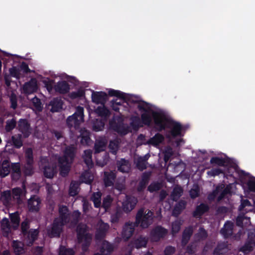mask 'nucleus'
<instances>
[{
	"label": "nucleus",
	"mask_w": 255,
	"mask_h": 255,
	"mask_svg": "<svg viewBox=\"0 0 255 255\" xmlns=\"http://www.w3.org/2000/svg\"><path fill=\"white\" fill-rule=\"evenodd\" d=\"M153 119L157 131H161L166 128L171 129L169 134L167 135L168 138H169L170 136L172 137H176L181 135L182 129L181 125L179 123L169 119L164 113L154 112Z\"/></svg>",
	"instance_id": "nucleus-1"
},
{
	"label": "nucleus",
	"mask_w": 255,
	"mask_h": 255,
	"mask_svg": "<svg viewBox=\"0 0 255 255\" xmlns=\"http://www.w3.org/2000/svg\"><path fill=\"white\" fill-rule=\"evenodd\" d=\"M84 108L79 106L76 108L75 112L68 117L66 123L70 129L73 128L77 130L80 128L81 124L84 122Z\"/></svg>",
	"instance_id": "nucleus-2"
},
{
	"label": "nucleus",
	"mask_w": 255,
	"mask_h": 255,
	"mask_svg": "<svg viewBox=\"0 0 255 255\" xmlns=\"http://www.w3.org/2000/svg\"><path fill=\"white\" fill-rule=\"evenodd\" d=\"M153 213L148 210L147 212L144 214V209H140L136 213L135 217V222L137 224H140V226L144 229L147 228L153 222Z\"/></svg>",
	"instance_id": "nucleus-3"
},
{
	"label": "nucleus",
	"mask_w": 255,
	"mask_h": 255,
	"mask_svg": "<svg viewBox=\"0 0 255 255\" xmlns=\"http://www.w3.org/2000/svg\"><path fill=\"white\" fill-rule=\"evenodd\" d=\"M40 167L42 170L43 175L45 178L51 179L56 174L55 164L50 162L47 157H43L41 159Z\"/></svg>",
	"instance_id": "nucleus-4"
},
{
	"label": "nucleus",
	"mask_w": 255,
	"mask_h": 255,
	"mask_svg": "<svg viewBox=\"0 0 255 255\" xmlns=\"http://www.w3.org/2000/svg\"><path fill=\"white\" fill-rule=\"evenodd\" d=\"M167 234V230L161 226H157L150 232V237L151 241L157 242L163 238Z\"/></svg>",
	"instance_id": "nucleus-5"
},
{
	"label": "nucleus",
	"mask_w": 255,
	"mask_h": 255,
	"mask_svg": "<svg viewBox=\"0 0 255 255\" xmlns=\"http://www.w3.org/2000/svg\"><path fill=\"white\" fill-rule=\"evenodd\" d=\"M59 217L55 218V220L66 225L70 220V213L68 208L65 205H60L59 207Z\"/></svg>",
	"instance_id": "nucleus-6"
},
{
	"label": "nucleus",
	"mask_w": 255,
	"mask_h": 255,
	"mask_svg": "<svg viewBox=\"0 0 255 255\" xmlns=\"http://www.w3.org/2000/svg\"><path fill=\"white\" fill-rule=\"evenodd\" d=\"M76 149L73 145H70L67 146L64 151V155L60 156V162H67L69 161L73 162L76 155Z\"/></svg>",
	"instance_id": "nucleus-7"
},
{
	"label": "nucleus",
	"mask_w": 255,
	"mask_h": 255,
	"mask_svg": "<svg viewBox=\"0 0 255 255\" xmlns=\"http://www.w3.org/2000/svg\"><path fill=\"white\" fill-rule=\"evenodd\" d=\"M17 128L24 138L28 137L31 133L30 124L26 119H20L18 122Z\"/></svg>",
	"instance_id": "nucleus-8"
},
{
	"label": "nucleus",
	"mask_w": 255,
	"mask_h": 255,
	"mask_svg": "<svg viewBox=\"0 0 255 255\" xmlns=\"http://www.w3.org/2000/svg\"><path fill=\"white\" fill-rule=\"evenodd\" d=\"M137 203V199L133 196L126 197V200L122 203V211L126 213L132 210Z\"/></svg>",
	"instance_id": "nucleus-9"
},
{
	"label": "nucleus",
	"mask_w": 255,
	"mask_h": 255,
	"mask_svg": "<svg viewBox=\"0 0 255 255\" xmlns=\"http://www.w3.org/2000/svg\"><path fill=\"white\" fill-rule=\"evenodd\" d=\"M77 237L79 243L83 242V240L92 238V235L87 233V226L86 225H78L76 229Z\"/></svg>",
	"instance_id": "nucleus-10"
},
{
	"label": "nucleus",
	"mask_w": 255,
	"mask_h": 255,
	"mask_svg": "<svg viewBox=\"0 0 255 255\" xmlns=\"http://www.w3.org/2000/svg\"><path fill=\"white\" fill-rule=\"evenodd\" d=\"M108 100V94L105 92H93L92 102L96 104L105 105Z\"/></svg>",
	"instance_id": "nucleus-11"
},
{
	"label": "nucleus",
	"mask_w": 255,
	"mask_h": 255,
	"mask_svg": "<svg viewBox=\"0 0 255 255\" xmlns=\"http://www.w3.org/2000/svg\"><path fill=\"white\" fill-rule=\"evenodd\" d=\"M65 225L60 222L54 220L52 227L49 235L51 237H59L63 231V227Z\"/></svg>",
	"instance_id": "nucleus-12"
},
{
	"label": "nucleus",
	"mask_w": 255,
	"mask_h": 255,
	"mask_svg": "<svg viewBox=\"0 0 255 255\" xmlns=\"http://www.w3.org/2000/svg\"><path fill=\"white\" fill-rule=\"evenodd\" d=\"M41 200L36 195H33L28 201V207L30 212H37L40 209Z\"/></svg>",
	"instance_id": "nucleus-13"
},
{
	"label": "nucleus",
	"mask_w": 255,
	"mask_h": 255,
	"mask_svg": "<svg viewBox=\"0 0 255 255\" xmlns=\"http://www.w3.org/2000/svg\"><path fill=\"white\" fill-rule=\"evenodd\" d=\"M116 165L118 170L123 173H128L131 169V164L128 160L125 158H121L116 161Z\"/></svg>",
	"instance_id": "nucleus-14"
},
{
	"label": "nucleus",
	"mask_w": 255,
	"mask_h": 255,
	"mask_svg": "<svg viewBox=\"0 0 255 255\" xmlns=\"http://www.w3.org/2000/svg\"><path fill=\"white\" fill-rule=\"evenodd\" d=\"M134 232V227L131 223H126L123 228L122 237L125 241H128Z\"/></svg>",
	"instance_id": "nucleus-15"
},
{
	"label": "nucleus",
	"mask_w": 255,
	"mask_h": 255,
	"mask_svg": "<svg viewBox=\"0 0 255 255\" xmlns=\"http://www.w3.org/2000/svg\"><path fill=\"white\" fill-rule=\"evenodd\" d=\"M150 176V172L145 171L142 174L141 180L139 181L137 187V191L138 192H143L145 189L149 181Z\"/></svg>",
	"instance_id": "nucleus-16"
},
{
	"label": "nucleus",
	"mask_w": 255,
	"mask_h": 255,
	"mask_svg": "<svg viewBox=\"0 0 255 255\" xmlns=\"http://www.w3.org/2000/svg\"><path fill=\"white\" fill-rule=\"evenodd\" d=\"M117 177V174L115 170L105 171L104 173V183L106 187L113 186L114 183Z\"/></svg>",
	"instance_id": "nucleus-17"
},
{
	"label": "nucleus",
	"mask_w": 255,
	"mask_h": 255,
	"mask_svg": "<svg viewBox=\"0 0 255 255\" xmlns=\"http://www.w3.org/2000/svg\"><path fill=\"white\" fill-rule=\"evenodd\" d=\"M148 239L146 237L140 235L137 238L133 239L131 241L130 244L132 247L139 249L146 247Z\"/></svg>",
	"instance_id": "nucleus-18"
},
{
	"label": "nucleus",
	"mask_w": 255,
	"mask_h": 255,
	"mask_svg": "<svg viewBox=\"0 0 255 255\" xmlns=\"http://www.w3.org/2000/svg\"><path fill=\"white\" fill-rule=\"evenodd\" d=\"M234 224L230 221L225 222L224 227L221 229L220 233L225 239H228L233 235Z\"/></svg>",
	"instance_id": "nucleus-19"
},
{
	"label": "nucleus",
	"mask_w": 255,
	"mask_h": 255,
	"mask_svg": "<svg viewBox=\"0 0 255 255\" xmlns=\"http://www.w3.org/2000/svg\"><path fill=\"white\" fill-rule=\"evenodd\" d=\"M37 85L35 80H31L26 82L23 86V91L25 94H30L36 92Z\"/></svg>",
	"instance_id": "nucleus-20"
},
{
	"label": "nucleus",
	"mask_w": 255,
	"mask_h": 255,
	"mask_svg": "<svg viewBox=\"0 0 255 255\" xmlns=\"http://www.w3.org/2000/svg\"><path fill=\"white\" fill-rule=\"evenodd\" d=\"M113 129L119 134L125 135L130 132L129 127L123 123H114L112 126Z\"/></svg>",
	"instance_id": "nucleus-21"
},
{
	"label": "nucleus",
	"mask_w": 255,
	"mask_h": 255,
	"mask_svg": "<svg viewBox=\"0 0 255 255\" xmlns=\"http://www.w3.org/2000/svg\"><path fill=\"white\" fill-rule=\"evenodd\" d=\"M164 140V137L163 135L159 133H157L153 137L150 138L146 142H143L142 144L157 146L161 143Z\"/></svg>",
	"instance_id": "nucleus-22"
},
{
	"label": "nucleus",
	"mask_w": 255,
	"mask_h": 255,
	"mask_svg": "<svg viewBox=\"0 0 255 255\" xmlns=\"http://www.w3.org/2000/svg\"><path fill=\"white\" fill-rule=\"evenodd\" d=\"M55 91L61 94L68 93L70 90V86L65 81H61L57 82L54 86Z\"/></svg>",
	"instance_id": "nucleus-23"
},
{
	"label": "nucleus",
	"mask_w": 255,
	"mask_h": 255,
	"mask_svg": "<svg viewBox=\"0 0 255 255\" xmlns=\"http://www.w3.org/2000/svg\"><path fill=\"white\" fill-rule=\"evenodd\" d=\"M114 250V246L113 244L110 243L107 240H104L101 245L100 252L102 255H110Z\"/></svg>",
	"instance_id": "nucleus-24"
},
{
	"label": "nucleus",
	"mask_w": 255,
	"mask_h": 255,
	"mask_svg": "<svg viewBox=\"0 0 255 255\" xmlns=\"http://www.w3.org/2000/svg\"><path fill=\"white\" fill-rule=\"evenodd\" d=\"M209 206L205 203H201L198 205L193 212V216L195 218H200L203 216L205 213L209 210Z\"/></svg>",
	"instance_id": "nucleus-25"
},
{
	"label": "nucleus",
	"mask_w": 255,
	"mask_h": 255,
	"mask_svg": "<svg viewBox=\"0 0 255 255\" xmlns=\"http://www.w3.org/2000/svg\"><path fill=\"white\" fill-rule=\"evenodd\" d=\"M193 230L191 226H189L185 228L182 233L181 245L182 247H185L188 243L192 235H193Z\"/></svg>",
	"instance_id": "nucleus-26"
},
{
	"label": "nucleus",
	"mask_w": 255,
	"mask_h": 255,
	"mask_svg": "<svg viewBox=\"0 0 255 255\" xmlns=\"http://www.w3.org/2000/svg\"><path fill=\"white\" fill-rule=\"evenodd\" d=\"M58 162L59 166L60 174L62 177H66L68 175L70 170L71 164L72 162H60L59 159H58Z\"/></svg>",
	"instance_id": "nucleus-27"
},
{
	"label": "nucleus",
	"mask_w": 255,
	"mask_h": 255,
	"mask_svg": "<svg viewBox=\"0 0 255 255\" xmlns=\"http://www.w3.org/2000/svg\"><path fill=\"white\" fill-rule=\"evenodd\" d=\"M63 102L58 98H55L51 101L50 105L51 106V111L53 113L59 112L62 109Z\"/></svg>",
	"instance_id": "nucleus-28"
},
{
	"label": "nucleus",
	"mask_w": 255,
	"mask_h": 255,
	"mask_svg": "<svg viewBox=\"0 0 255 255\" xmlns=\"http://www.w3.org/2000/svg\"><path fill=\"white\" fill-rule=\"evenodd\" d=\"M186 203L183 200L179 201L174 206L173 211L172 215L174 217H178L185 208Z\"/></svg>",
	"instance_id": "nucleus-29"
},
{
	"label": "nucleus",
	"mask_w": 255,
	"mask_h": 255,
	"mask_svg": "<svg viewBox=\"0 0 255 255\" xmlns=\"http://www.w3.org/2000/svg\"><path fill=\"white\" fill-rule=\"evenodd\" d=\"M81 142L83 144H88L90 140V132L85 128L80 129Z\"/></svg>",
	"instance_id": "nucleus-30"
},
{
	"label": "nucleus",
	"mask_w": 255,
	"mask_h": 255,
	"mask_svg": "<svg viewBox=\"0 0 255 255\" xmlns=\"http://www.w3.org/2000/svg\"><path fill=\"white\" fill-rule=\"evenodd\" d=\"M107 142L103 139H97L94 144V151L95 153H99L105 150Z\"/></svg>",
	"instance_id": "nucleus-31"
},
{
	"label": "nucleus",
	"mask_w": 255,
	"mask_h": 255,
	"mask_svg": "<svg viewBox=\"0 0 255 255\" xmlns=\"http://www.w3.org/2000/svg\"><path fill=\"white\" fill-rule=\"evenodd\" d=\"M130 126L134 131H137L140 128L143 127L140 119L138 116H133L130 118Z\"/></svg>",
	"instance_id": "nucleus-32"
},
{
	"label": "nucleus",
	"mask_w": 255,
	"mask_h": 255,
	"mask_svg": "<svg viewBox=\"0 0 255 255\" xmlns=\"http://www.w3.org/2000/svg\"><path fill=\"white\" fill-rule=\"evenodd\" d=\"M85 163L88 167H91L93 165L92 161V151L91 149H87L84 150L83 155Z\"/></svg>",
	"instance_id": "nucleus-33"
},
{
	"label": "nucleus",
	"mask_w": 255,
	"mask_h": 255,
	"mask_svg": "<svg viewBox=\"0 0 255 255\" xmlns=\"http://www.w3.org/2000/svg\"><path fill=\"white\" fill-rule=\"evenodd\" d=\"M9 218L11 223L12 224V228L14 230H16L19 225L20 216L18 212L9 214Z\"/></svg>",
	"instance_id": "nucleus-34"
},
{
	"label": "nucleus",
	"mask_w": 255,
	"mask_h": 255,
	"mask_svg": "<svg viewBox=\"0 0 255 255\" xmlns=\"http://www.w3.org/2000/svg\"><path fill=\"white\" fill-rule=\"evenodd\" d=\"M1 228L3 232L5 234L4 236H8L10 232V225L9 220L6 218H4L0 222Z\"/></svg>",
	"instance_id": "nucleus-35"
},
{
	"label": "nucleus",
	"mask_w": 255,
	"mask_h": 255,
	"mask_svg": "<svg viewBox=\"0 0 255 255\" xmlns=\"http://www.w3.org/2000/svg\"><path fill=\"white\" fill-rule=\"evenodd\" d=\"M102 193L100 192H94L91 196V200L93 202L95 208H100L101 206Z\"/></svg>",
	"instance_id": "nucleus-36"
},
{
	"label": "nucleus",
	"mask_w": 255,
	"mask_h": 255,
	"mask_svg": "<svg viewBox=\"0 0 255 255\" xmlns=\"http://www.w3.org/2000/svg\"><path fill=\"white\" fill-rule=\"evenodd\" d=\"M110 97H116L120 99L125 100L126 99V94L119 90L110 89L108 91V96Z\"/></svg>",
	"instance_id": "nucleus-37"
},
{
	"label": "nucleus",
	"mask_w": 255,
	"mask_h": 255,
	"mask_svg": "<svg viewBox=\"0 0 255 255\" xmlns=\"http://www.w3.org/2000/svg\"><path fill=\"white\" fill-rule=\"evenodd\" d=\"M0 166L3 172V177H6L9 174L10 171L11 166L9 161L7 159H5L3 160L1 165Z\"/></svg>",
	"instance_id": "nucleus-38"
},
{
	"label": "nucleus",
	"mask_w": 255,
	"mask_h": 255,
	"mask_svg": "<svg viewBox=\"0 0 255 255\" xmlns=\"http://www.w3.org/2000/svg\"><path fill=\"white\" fill-rule=\"evenodd\" d=\"M228 245L226 243L223 242L219 243L213 251L214 255H220L223 254L224 251L227 249Z\"/></svg>",
	"instance_id": "nucleus-39"
},
{
	"label": "nucleus",
	"mask_w": 255,
	"mask_h": 255,
	"mask_svg": "<svg viewBox=\"0 0 255 255\" xmlns=\"http://www.w3.org/2000/svg\"><path fill=\"white\" fill-rule=\"evenodd\" d=\"M11 199V194L10 190L3 191L1 195V200L5 206L8 205Z\"/></svg>",
	"instance_id": "nucleus-40"
},
{
	"label": "nucleus",
	"mask_w": 255,
	"mask_h": 255,
	"mask_svg": "<svg viewBox=\"0 0 255 255\" xmlns=\"http://www.w3.org/2000/svg\"><path fill=\"white\" fill-rule=\"evenodd\" d=\"M22 136L21 134L13 135L11 137V140L14 147L16 148H20L22 145Z\"/></svg>",
	"instance_id": "nucleus-41"
},
{
	"label": "nucleus",
	"mask_w": 255,
	"mask_h": 255,
	"mask_svg": "<svg viewBox=\"0 0 255 255\" xmlns=\"http://www.w3.org/2000/svg\"><path fill=\"white\" fill-rule=\"evenodd\" d=\"M183 190L181 186H175L171 193V197L173 200H176L179 198L182 195Z\"/></svg>",
	"instance_id": "nucleus-42"
},
{
	"label": "nucleus",
	"mask_w": 255,
	"mask_h": 255,
	"mask_svg": "<svg viewBox=\"0 0 255 255\" xmlns=\"http://www.w3.org/2000/svg\"><path fill=\"white\" fill-rule=\"evenodd\" d=\"M123 215V211L121 208H117L115 213L112 214L111 216V221L112 223H117L119 222L120 219Z\"/></svg>",
	"instance_id": "nucleus-43"
},
{
	"label": "nucleus",
	"mask_w": 255,
	"mask_h": 255,
	"mask_svg": "<svg viewBox=\"0 0 255 255\" xmlns=\"http://www.w3.org/2000/svg\"><path fill=\"white\" fill-rule=\"evenodd\" d=\"M26 163L27 164H33V153L31 148H28L25 152Z\"/></svg>",
	"instance_id": "nucleus-44"
},
{
	"label": "nucleus",
	"mask_w": 255,
	"mask_h": 255,
	"mask_svg": "<svg viewBox=\"0 0 255 255\" xmlns=\"http://www.w3.org/2000/svg\"><path fill=\"white\" fill-rule=\"evenodd\" d=\"M113 201V200L111 196L107 195L106 197L104 198L101 206L105 209V211H107L111 207Z\"/></svg>",
	"instance_id": "nucleus-45"
},
{
	"label": "nucleus",
	"mask_w": 255,
	"mask_h": 255,
	"mask_svg": "<svg viewBox=\"0 0 255 255\" xmlns=\"http://www.w3.org/2000/svg\"><path fill=\"white\" fill-rule=\"evenodd\" d=\"M12 247L16 255H21L23 253V248L20 246V243L17 241H13Z\"/></svg>",
	"instance_id": "nucleus-46"
},
{
	"label": "nucleus",
	"mask_w": 255,
	"mask_h": 255,
	"mask_svg": "<svg viewBox=\"0 0 255 255\" xmlns=\"http://www.w3.org/2000/svg\"><path fill=\"white\" fill-rule=\"evenodd\" d=\"M210 163L212 164L217 165L220 166H225L226 160L225 158L219 157H212L210 159Z\"/></svg>",
	"instance_id": "nucleus-47"
},
{
	"label": "nucleus",
	"mask_w": 255,
	"mask_h": 255,
	"mask_svg": "<svg viewBox=\"0 0 255 255\" xmlns=\"http://www.w3.org/2000/svg\"><path fill=\"white\" fill-rule=\"evenodd\" d=\"M105 127V123L102 120H97L93 123L92 129L95 131L103 130Z\"/></svg>",
	"instance_id": "nucleus-48"
},
{
	"label": "nucleus",
	"mask_w": 255,
	"mask_h": 255,
	"mask_svg": "<svg viewBox=\"0 0 255 255\" xmlns=\"http://www.w3.org/2000/svg\"><path fill=\"white\" fill-rule=\"evenodd\" d=\"M119 143L118 139H114L110 141L109 147L112 153L114 154L117 153L119 148Z\"/></svg>",
	"instance_id": "nucleus-49"
},
{
	"label": "nucleus",
	"mask_w": 255,
	"mask_h": 255,
	"mask_svg": "<svg viewBox=\"0 0 255 255\" xmlns=\"http://www.w3.org/2000/svg\"><path fill=\"white\" fill-rule=\"evenodd\" d=\"M39 234V231L38 229H30L27 234L28 238L32 243L37 240V237Z\"/></svg>",
	"instance_id": "nucleus-50"
},
{
	"label": "nucleus",
	"mask_w": 255,
	"mask_h": 255,
	"mask_svg": "<svg viewBox=\"0 0 255 255\" xmlns=\"http://www.w3.org/2000/svg\"><path fill=\"white\" fill-rule=\"evenodd\" d=\"M85 92L83 89H79L77 91L72 92L69 94V97L71 99H76L85 96Z\"/></svg>",
	"instance_id": "nucleus-51"
},
{
	"label": "nucleus",
	"mask_w": 255,
	"mask_h": 255,
	"mask_svg": "<svg viewBox=\"0 0 255 255\" xmlns=\"http://www.w3.org/2000/svg\"><path fill=\"white\" fill-rule=\"evenodd\" d=\"M31 102L33 106L37 111L41 112L42 110V103L39 98L35 97L32 99Z\"/></svg>",
	"instance_id": "nucleus-52"
},
{
	"label": "nucleus",
	"mask_w": 255,
	"mask_h": 255,
	"mask_svg": "<svg viewBox=\"0 0 255 255\" xmlns=\"http://www.w3.org/2000/svg\"><path fill=\"white\" fill-rule=\"evenodd\" d=\"M141 124L146 126H149L151 122V118L150 115L147 113H143L141 115Z\"/></svg>",
	"instance_id": "nucleus-53"
},
{
	"label": "nucleus",
	"mask_w": 255,
	"mask_h": 255,
	"mask_svg": "<svg viewBox=\"0 0 255 255\" xmlns=\"http://www.w3.org/2000/svg\"><path fill=\"white\" fill-rule=\"evenodd\" d=\"M189 194L192 199H195L198 197L200 194V188L198 185H194L189 191Z\"/></svg>",
	"instance_id": "nucleus-54"
},
{
	"label": "nucleus",
	"mask_w": 255,
	"mask_h": 255,
	"mask_svg": "<svg viewBox=\"0 0 255 255\" xmlns=\"http://www.w3.org/2000/svg\"><path fill=\"white\" fill-rule=\"evenodd\" d=\"M161 188V185L159 182H152L148 186L147 190L150 193L157 191Z\"/></svg>",
	"instance_id": "nucleus-55"
},
{
	"label": "nucleus",
	"mask_w": 255,
	"mask_h": 255,
	"mask_svg": "<svg viewBox=\"0 0 255 255\" xmlns=\"http://www.w3.org/2000/svg\"><path fill=\"white\" fill-rule=\"evenodd\" d=\"M16 125V122L14 119L7 120L6 122L5 129L7 131H10L15 128Z\"/></svg>",
	"instance_id": "nucleus-56"
},
{
	"label": "nucleus",
	"mask_w": 255,
	"mask_h": 255,
	"mask_svg": "<svg viewBox=\"0 0 255 255\" xmlns=\"http://www.w3.org/2000/svg\"><path fill=\"white\" fill-rule=\"evenodd\" d=\"M92 239V238H90V239H86L83 240V243L81 246V249L83 253H85L88 251L89 248L91 245Z\"/></svg>",
	"instance_id": "nucleus-57"
},
{
	"label": "nucleus",
	"mask_w": 255,
	"mask_h": 255,
	"mask_svg": "<svg viewBox=\"0 0 255 255\" xmlns=\"http://www.w3.org/2000/svg\"><path fill=\"white\" fill-rule=\"evenodd\" d=\"M10 108L15 110L17 107V99L16 95L12 93L10 96Z\"/></svg>",
	"instance_id": "nucleus-58"
},
{
	"label": "nucleus",
	"mask_w": 255,
	"mask_h": 255,
	"mask_svg": "<svg viewBox=\"0 0 255 255\" xmlns=\"http://www.w3.org/2000/svg\"><path fill=\"white\" fill-rule=\"evenodd\" d=\"M223 173V170L219 168H212L211 170L207 171V174L212 177H215Z\"/></svg>",
	"instance_id": "nucleus-59"
},
{
	"label": "nucleus",
	"mask_w": 255,
	"mask_h": 255,
	"mask_svg": "<svg viewBox=\"0 0 255 255\" xmlns=\"http://www.w3.org/2000/svg\"><path fill=\"white\" fill-rule=\"evenodd\" d=\"M196 247V243H190L187 246L186 252L189 255H193L195 253Z\"/></svg>",
	"instance_id": "nucleus-60"
},
{
	"label": "nucleus",
	"mask_w": 255,
	"mask_h": 255,
	"mask_svg": "<svg viewBox=\"0 0 255 255\" xmlns=\"http://www.w3.org/2000/svg\"><path fill=\"white\" fill-rule=\"evenodd\" d=\"M136 167L140 171H143L145 169L147 166L145 159L142 160L138 158L136 163Z\"/></svg>",
	"instance_id": "nucleus-61"
},
{
	"label": "nucleus",
	"mask_w": 255,
	"mask_h": 255,
	"mask_svg": "<svg viewBox=\"0 0 255 255\" xmlns=\"http://www.w3.org/2000/svg\"><path fill=\"white\" fill-rule=\"evenodd\" d=\"M230 192H231V187H230V186H226L223 189V190L221 192V193H220V194L218 196V201H220L221 200H222L225 197V196L226 195L230 193Z\"/></svg>",
	"instance_id": "nucleus-62"
},
{
	"label": "nucleus",
	"mask_w": 255,
	"mask_h": 255,
	"mask_svg": "<svg viewBox=\"0 0 255 255\" xmlns=\"http://www.w3.org/2000/svg\"><path fill=\"white\" fill-rule=\"evenodd\" d=\"M29 228V223L27 221L25 220L21 224V229L22 234L25 236L28 233V229Z\"/></svg>",
	"instance_id": "nucleus-63"
},
{
	"label": "nucleus",
	"mask_w": 255,
	"mask_h": 255,
	"mask_svg": "<svg viewBox=\"0 0 255 255\" xmlns=\"http://www.w3.org/2000/svg\"><path fill=\"white\" fill-rule=\"evenodd\" d=\"M74 254L75 253L73 249L63 247V249L61 248L59 255H74Z\"/></svg>",
	"instance_id": "nucleus-64"
}]
</instances>
